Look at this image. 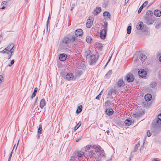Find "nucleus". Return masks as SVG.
I'll return each mask as SVG.
<instances>
[{
	"label": "nucleus",
	"instance_id": "f257e3e1",
	"mask_svg": "<svg viewBox=\"0 0 161 161\" xmlns=\"http://www.w3.org/2000/svg\"><path fill=\"white\" fill-rule=\"evenodd\" d=\"M77 39L74 35H71L69 36L64 37L63 40L62 42L64 44H68L75 41Z\"/></svg>",
	"mask_w": 161,
	"mask_h": 161
},
{
	"label": "nucleus",
	"instance_id": "f03ea898",
	"mask_svg": "<svg viewBox=\"0 0 161 161\" xmlns=\"http://www.w3.org/2000/svg\"><path fill=\"white\" fill-rule=\"evenodd\" d=\"M15 48L14 44L11 43L9 44L3 50L1 51L0 52L3 53H14Z\"/></svg>",
	"mask_w": 161,
	"mask_h": 161
},
{
	"label": "nucleus",
	"instance_id": "7ed1b4c3",
	"mask_svg": "<svg viewBox=\"0 0 161 161\" xmlns=\"http://www.w3.org/2000/svg\"><path fill=\"white\" fill-rule=\"evenodd\" d=\"M145 23L147 25H151L154 23V20L153 17L145 16L144 17Z\"/></svg>",
	"mask_w": 161,
	"mask_h": 161
},
{
	"label": "nucleus",
	"instance_id": "20e7f679",
	"mask_svg": "<svg viewBox=\"0 0 161 161\" xmlns=\"http://www.w3.org/2000/svg\"><path fill=\"white\" fill-rule=\"evenodd\" d=\"M94 18L93 16H90L87 20L86 27L88 28H90L93 24Z\"/></svg>",
	"mask_w": 161,
	"mask_h": 161
},
{
	"label": "nucleus",
	"instance_id": "39448f33",
	"mask_svg": "<svg viewBox=\"0 0 161 161\" xmlns=\"http://www.w3.org/2000/svg\"><path fill=\"white\" fill-rule=\"evenodd\" d=\"M97 58L96 56L94 55H92L90 56L89 58V60L91 65L94 64L97 61Z\"/></svg>",
	"mask_w": 161,
	"mask_h": 161
},
{
	"label": "nucleus",
	"instance_id": "423d86ee",
	"mask_svg": "<svg viewBox=\"0 0 161 161\" xmlns=\"http://www.w3.org/2000/svg\"><path fill=\"white\" fill-rule=\"evenodd\" d=\"M116 91L115 89L111 88L108 91V95L109 96L113 95V96H112V97H114L116 95Z\"/></svg>",
	"mask_w": 161,
	"mask_h": 161
},
{
	"label": "nucleus",
	"instance_id": "0eeeda50",
	"mask_svg": "<svg viewBox=\"0 0 161 161\" xmlns=\"http://www.w3.org/2000/svg\"><path fill=\"white\" fill-rule=\"evenodd\" d=\"M126 79L128 82H132L134 80V77L131 73H129L126 75Z\"/></svg>",
	"mask_w": 161,
	"mask_h": 161
},
{
	"label": "nucleus",
	"instance_id": "6e6552de",
	"mask_svg": "<svg viewBox=\"0 0 161 161\" xmlns=\"http://www.w3.org/2000/svg\"><path fill=\"white\" fill-rule=\"evenodd\" d=\"M83 32L81 29H78L76 30L75 31V34L76 37L82 36L83 35Z\"/></svg>",
	"mask_w": 161,
	"mask_h": 161
},
{
	"label": "nucleus",
	"instance_id": "1a4fd4ad",
	"mask_svg": "<svg viewBox=\"0 0 161 161\" xmlns=\"http://www.w3.org/2000/svg\"><path fill=\"white\" fill-rule=\"evenodd\" d=\"M101 153L99 155V158H97L98 161H101V159H104L105 158V153L103 150L102 149L100 151Z\"/></svg>",
	"mask_w": 161,
	"mask_h": 161
},
{
	"label": "nucleus",
	"instance_id": "9d476101",
	"mask_svg": "<svg viewBox=\"0 0 161 161\" xmlns=\"http://www.w3.org/2000/svg\"><path fill=\"white\" fill-rule=\"evenodd\" d=\"M101 11V8L100 7H97L92 12L94 15H97Z\"/></svg>",
	"mask_w": 161,
	"mask_h": 161
},
{
	"label": "nucleus",
	"instance_id": "9b49d317",
	"mask_svg": "<svg viewBox=\"0 0 161 161\" xmlns=\"http://www.w3.org/2000/svg\"><path fill=\"white\" fill-rule=\"evenodd\" d=\"M107 31L103 29L101 31L100 37L102 39H104L105 38L106 36Z\"/></svg>",
	"mask_w": 161,
	"mask_h": 161
},
{
	"label": "nucleus",
	"instance_id": "f8f14e48",
	"mask_svg": "<svg viewBox=\"0 0 161 161\" xmlns=\"http://www.w3.org/2000/svg\"><path fill=\"white\" fill-rule=\"evenodd\" d=\"M147 74L146 72L144 69H141L138 71L139 76L142 78L146 77Z\"/></svg>",
	"mask_w": 161,
	"mask_h": 161
},
{
	"label": "nucleus",
	"instance_id": "ddd939ff",
	"mask_svg": "<svg viewBox=\"0 0 161 161\" xmlns=\"http://www.w3.org/2000/svg\"><path fill=\"white\" fill-rule=\"evenodd\" d=\"M154 122L157 125H159L161 124V114L158 115V118L155 119Z\"/></svg>",
	"mask_w": 161,
	"mask_h": 161
},
{
	"label": "nucleus",
	"instance_id": "4468645a",
	"mask_svg": "<svg viewBox=\"0 0 161 161\" xmlns=\"http://www.w3.org/2000/svg\"><path fill=\"white\" fill-rule=\"evenodd\" d=\"M143 23L142 22L138 23L136 25V28L138 30H142L143 27Z\"/></svg>",
	"mask_w": 161,
	"mask_h": 161
},
{
	"label": "nucleus",
	"instance_id": "2eb2a0df",
	"mask_svg": "<svg viewBox=\"0 0 161 161\" xmlns=\"http://www.w3.org/2000/svg\"><path fill=\"white\" fill-rule=\"evenodd\" d=\"M73 77L72 73H68L66 75V78L68 80H71L73 79Z\"/></svg>",
	"mask_w": 161,
	"mask_h": 161
},
{
	"label": "nucleus",
	"instance_id": "dca6fc26",
	"mask_svg": "<svg viewBox=\"0 0 161 161\" xmlns=\"http://www.w3.org/2000/svg\"><path fill=\"white\" fill-rule=\"evenodd\" d=\"M103 15L106 19H110L111 15L108 12L105 11L103 13Z\"/></svg>",
	"mask_w": 161,
	"mask_h": 161
},
{
	"label": "nucleus",
	"instance_id": "f3484780",
	"mask_svg": "<svg viewBox=\"0 0 161 161\" xmlns=\"http://www.w3.org/2000/svg\"><path fill=\"white\" fill-rule=\"evenodd\" d=\"M88 155L90 158H94L95 157L96 154L94 152V150L93 151H91L88 152Z\"/></svg>",
	"mask_w": 161,
	"mask_h": 161
},
{
	"label": "nucleus",
	"instance_id": "a211bd4d",
	"mask_svg": "<svg viewBox=\"0 0 161 161\" xmlns=\"http://www.w3.org/2000/svg\"><path fill=\"white\" fill-rule=\"evenodd\" d=\"M92 148H94L95 149V150L94 151L95 152L97 153V152H100V151L102 150L101 149V147L99 146H93Z\"/></svg>",
	"mask_w": 161,
	"mask_h": 161
},
{
	"label": "nucleus",
	"instance_id": "6ab92c4d",
	"mask_svg": "<svg viewBox=\"0 0 161 161\" xmlns=\"http://www.w3.org/2000/svg\"><path fill=\"white\" fill-rule=\"evenodd\" d=\"M66 58V54L62 53L60 54L59 57V60L62 61H64Z\"/></svg>",
	"mask_w": 161,
	"mask_h": 161
},
{
	"label": "nucleus",
	"instance_id": "aec40b11",
	"mask_svg": "<svg viewBox=\"0 0 161 161\" xmlns=\"http://www.w3.org/2000/svg\"><path fill=\"white\" fill-rule=\"evenodd\" d=\"M145 99L147 101H150L152 98V95L151 94H147L145 95L144 97Z\"/></svg>",
	"mask_w": 161,
	"mask_h": 161
},
{
	"label": "nucleus",
	"instance_id": "412c9836",
	"mask_svg": "<svg viewBox=\"0 0 161 161\" xmlns=\"http://www.w3.org/2000/svg\"><path fill=\"white\" fill-rule=\"evenodd\" d=\"M46 104L45 101L44 99H42L40 102V107L42 108H43L45 105Z\"/></svg>",
	"mask_w": 161,
	"mask_h": 161
},
{
	"label": "nucleus",
	"instance_id": "4be33fe9",
	"mask_svg": "<svg viewBox=\"0 0 161 161\" xmlns=\"http://www.w3.org/2000/svg\"><path fill=\"white\" fill-rule=\"evenodd\" d=\"M155 15L157 17H160L161 16V11L158 10H156L154 11Z\"/></svg>",
	"mask_w": 161,
	"mask_h": 161
},
{
	"label": "nucleus",
	"instance_id": "5701e85b",
	"mask_svg": "<svg viewBox=\"0 0 161 161\" xmlns=\"http://www.w3.org/2000/svg\"><path fill=\"white\" fill-rule=\"evenodd\" d=\"M113 110L111 108L107 109L106 111L107 114L108 115L112 114L113 113Z\"/></svg>",
	"mask_w": 161,
	"mask_h": 161
},
{
	"label": "nucleus",
	"instance_id": "b1692460",
	"mask_svg": "<svg viewBox=\"0 0 161 161\" xmlns=\"http://www.w3.org/2000/svg\"><path fill=\"white\" fill-rule=\"evenodd\" d=\"M139 58L141 60L143 61L147 58V56L144 54L142 53L140 55Z\"/></svg>",
	"mask_w": 161,
	"mask_h": 161
},
{
	"label": "nucleus",
	"instance_id": "393cba45",
	"mask_svg": "<svg viewBox=\"0 0 161 161\" xmlns=\"http://www.w3.org/2000/svg\"><path fill=\"white\" fill-rule=\"evenodd\" d=\"M82 106L81 105L79 106L78 107L76 111V112L77 114L80 113L82 110Z\"/></svg>",
	"mask_w": 161,
	"mask_h": 161
},
{
	"label": "nucleus",
	"instance_id": "a878e982",
	"mask_svg": "<svg viewBox=\"0 0 161 161\" xmlns=\"http://www.w3.org/2000/svg\"><path fill=\"white\" fill-rule=\"evenodd\" d=\"M77 154L78 157L80 158L82 157L83 156H85V155L84 154V153L81 151L78 152Z\"/></svg>",
	"mask_w": 161,
	"mask_h": 161
},
{
	"label": "nucleus",
	"instance_id": "bb28decb",
	"mask_svg": "<svg viewBox=\"0 0 161 161\" xmlns=\"http://www.w3.org/2000/svg\"><path fill=\"white\" fill-rule=\"evenodd\" d=\"M147 15L146 16L153 17V13L151 11H148L146 12Z\"/></svg>",
	"mask_w": 161,
	"mask_h": 161
},
{
	"label": "nucleus",
	"instance_id": "cd10ccee",
	"mask_svg": "<svg viewBox=\"0 0 161 161\" xmlns=\"http://www.w3.org/2000/svg\"><path fill=\"white\" fill-rule=\"evenodd\" d=\"M124 84V82L122 80H119L117 82V85L119 87H121Z\"/></svg>",
	"mask_w": 161,
	"mask_h": 161
},
{
	"label": "nucleus",
	"instance_id": "c85d7f7f",
	"mask_svg": "<svg viewBox=\"0 0 161 161\" xmlns=\"http://www.w3.org/2000/svg\"><path fill=\"white\" fill-rule=\"evenodd\" d=\"M125 125L126 126H129L131 125V122L130 120L127 119L125 122Z\"/></svg>",
	"mask_w": 161,
	"mask_h": 161
},
{
	"label": "nucleus",
	"instance_id": "c756f323",
	"mask_svg": "<svg viewBox=\"0 0 161 161\" xmlns=\"http://www.w3.org/2000/svg\"><path fill=\"white\" fill-rule=\"evenodd\" d=\"M141 115V114L137 112L133 114V117H139Z\"/></svg>",
	"mask_w": 161,
	"mask_h": 161
},
{
	"label": "nucleus",
	"instance_id": "7c9ffc66",
	"mask_svg": "<svg viewBox=\"0 0 161 161\" xmlns=\"http://www.w3.org/2000/svg\"><path fill=\"white\" fill-rule=\"evenodd\" d=\"M81 123L80 121H79L77 124V125L75 127L74 130H77L81 125Z\"/></svg>",
	"mask_w": 161,
	"mask_h": 161
},
{
	"label": "nucleus",
	"instance_id": "2f4dec72",
	"mask_svg": "<svg viewBox=\"0 0 161 161\" xmlns=\"http://www.w3.org/2000/svg\"><path fill=\"white\" fill-rule=\"evenodd\" d=\"M112 72L111 70H109L108 73L106 75L105 77L106 78L108 77L112 74Z\"/></svg>",
	"mask_w": 161,
	"mask_h": 161
},
{
	"label": "nucleus",
	"instance_id": "473e14b6",
	"mask_svg": "<svg viewBox=\"0 0 161 161\" xmlns=\"http://www.w3.org/2000/svg\"><path fill=\"white\" fill-rule=\"evenodd\" d=\"M86 42H92V38L89 36H87L86 38Z\"/></svg>",
	"mask_w": 161,
	"mask_h": 161
},
{
	"label": "nucleus",
	"instance_id": "72a5a7b5",
	"mask_svg": "<svg viewBox=\"0 0 161 161\" xmlns=\"http://www.w3.org/2000/svg\"><path fill=\"white\" fill-rule=\"evenodd\" d=\"M131 27L130 26H129L127 28V33L128 34H130L131 33Z\"/></svg>",
	"mask_w": 161,
	"mask_h": 161
},
{
	"label": "nucleus",
	"instance_id": "f704fd0d",
	"mask_svg": "<svg viewBox=\"0 0 161 161\" xmlns=\"http://www.w3.org/2000/svg\"><path fill=\"white\" fill-rule=\"evenodd\" d=\"M140 146V143L139 142H138L137 144H136L135 146V147L134 148V152H136V151L138 148V147H139Z\"/></svg>",
	"mask_w": 161,
	"mask_h": 161
},
{
	"label": "nucleus",
	"instance_id": "c9c22d12",
	"mask_svg": "<svg viewBox=\"0 0 161 161\" xmlns=\"http://www.w3.org/2000/svg\"><path fill=\"white\" fill-rule=\"evenodd\" d=\"M42 126L41 125H39V127L38 130V134H41L42 133Z\"/></svg>",
	"mask_w": 161,
	"mask_h": 161
},
{
	"label": "nucleus",
	"instance_id": "e433bc0d",
	"mask_svg": "<svg viewBox=\"0 0 161 161\" xmlns=\"http://www.w3.org/2000/svg\"><path fill=\"white\" fill-rule=\"evenodd\" d=\"M108 25V23L107 22H104V25L103 29L107 30Z\"/></svg>",
	"mask_w": 161,
	"mask_h": 161
},
{
	"label": "nucleus",
	"instance_id": "4c0bfd02",
	"mask_svg": "<svg viewBox=\"0 0 161 161\" xmlns=\"http://www.w3.org/2000/svg\"><path fill=\"white\" fill-rule=\"evenodd\" d=\"M156 84H157L155 82H153L151 83L150 86L151 87L153 88V87H155V86H156Z\"/></svg>",
	"mask_w": 161,
	"mask_h": 161
},
{
	"label": "nucleus",
	"instance_id": "58836bf2",
	"mask_svg": "<svg viewBox=\"0 0 161 161\" xmlns=\"http://www.w3.org/2000/svg\"><path fill=\"white\" fill-rule=\"evenodd\" d=\"M14 59H12L11 61L10 64H8V66L10 67L14 63Z\"/></svg>",
	"mask_w": 161,
	"mask_h": 161
},
{
	"label": "nucleus",
	"instance_id": "ea45409f",
	"mask_svg": "<svg viewBox=\"0 0 161 161\" xmlns=\"http://www.w3.org/2000/svg\"><path fill=\"white\" fill-rule=\"evenodd\" d=\"M143 8V5H142L139 8L138 11V14L140 13V12H141L142 10V9Z\"/></svg>",
	"mask_w": 161,
	"mask_h": 161
},
{
	"label": "nucleus",
	"instance_id": "a19ab883",
	"mask_svg": "<svg viewBox=\"0 0 161 161\" xmlns=\"http://www.w3.org/2000/svg\"><path fill=\"white\" fill-rule=\"evenodd\" d=\"M109 104H110V102L109 101H107L105 103V106L107 107Z\"/></svg>",
	"mask_w": 161,
	"mask_h": 161
},
{
	"label": "nucleus",
	"instance_id": "79ce46f5",
	"mask_svg": "<svg viewBox=\"0 0 161 161\" xmlns=\"http://www.w3.org/2000/svg\"><path fill=\"white\" fill-rule=\"evenodd\" d=\"M92 146L91 145H88V146H87L86 147H85V149H87V150H89V149H90L91 148V147L92 148Z\"/></svg>",
	"mask_w": 161,
	"mask_h": 161
},
{
	"label": "nucleus",
	"instance_id": "37998d69",
	"mask_svg": "<svg viewBox=\"0 0 161 161\" xmlns=\"http://www.w3.org/2000/svg\"><path fill=\"white\" fill-rule=\"evenodd\" d=\"M4 80V78L3 76L0 75V83L3 82Z\"/></svg>",
	"mask_w": 161,
	"mask_h": 161
},
{
	"label": "nucleus",
	"instance_id": "c03bdc74",
	"mask_svg": "<svg viewBox=\"0 0 161 161\" xmlns=\"http://www.w3.org/2000/svg\"><path fill=\"white\" fill-rule=\"evenodd\" d=\"M50 15L49 14V16L48 18V19H47V24H46V26H47V29L48 28V23H49V18H50Z\"/></svg>",
	"mask_w": 161,
	"mask_h": 161
},
{
	"label": "nucleus",
	"instance_id": "a18cd8bd",
	"mask_svg": "<svg viewBox=\"0 0 161 161\" xmlns=\"http://www.w3.org/2000/svg\"><path fill=\"white\" fill-rule=\"evenodd\" d=\"M13 53H8L9 55L8 56V58L9 59L13 55Z\"/></svg>",
	"mask_w": 161,
	"mask_h": 161
},
{
	"label": "nucleus",
	"instance_id": "49530a36",
	"mask_svg": "<svg viewBox=\"0 0 161 161\" xmlns=\"http://www.w3.org/2000/svg\"><path fill=\"white\" fill-rule=\"evenodd\" d=\"M102 92H101L97 96V97H96V99H98V100L100 99V96H101V93Z\"/></svg>",
	"mask_w": 161,
	"mask_h": 161
},
{
	"label": "nucleus",
	"instance_id": "de8ad7c7",
	"mask_svg": "<svg viewBox=\"0 0 161 161\" xmlns=\"http://www.w3.org/2000/svg\"><path fill=\"white\" fill-rule=\"evenodd\" d=\"M147 135L148 137H150L151 136V133L149 130H148L147 132Z\"/></svg>",
	"mask_w": 161,
	"mask_h": 161
},
{
	"label": "nucleus",
	"instance_id": "09e8293b",
	"mask_svg": "<svg viewBox=\"0 0 161 161\" xmlns=\"http://www.w3.org/2000/svg\"><path fill=\"white\" fill-rule=\"evenodd\" d=\"M148 3V2L147 1H145L143 4L142 5H143V7H145Z\"/></svg>",
	"mask_w": 161,
	"mask_h": 161
},
{
	"label": "nucleus",
	"instance_id": "8fccbe9b",
	"mask_svg": "<svg viewBox=\"0 0 161 161\" xmlns=\"http://www.w3.org/2000/svg\"><path fill=\"white\" fill-rule=\"evenodd\" d=\"M75 5L74 3H73L72 5V6H71V7L70 8V10L71 11H72L74 7H75Z\"/></svg>",
	"mask_w": 161,
	"mask_h": 161
},
{
	"label": "nucleus",
	"instance_id": "3c124183",
	"mask_svg": "<svg viewBox=\"0 0 161 161\" xmlns=\"http://www.w3.org/2000/svg\"><path fill=\"white\" fill-rule=\"evenodd\" d=\"M12 153H13V151H12L11 152V153L10 154V155L9 156V158H8V161H9L10 159H11V158L12 156Z\"/></svg>",
	"mask_w": 161,
	"mask_h": 161
},
{
	"label": "nucleus",
	"instance_id": "603ef678",
	"mask_svg": "<svg viewBox=\"0 0 161 161\" xmlns=\"http://www.w3.org/2000/svg\"><path fill=\"white\" fill-rule=\"evenodd\" d=\"M37 90H38V88L37 87H35L34 89V92H33V93H35L36 94V92H37Z\"/></svg>",
	"mask_w": 161,
	"mask_h": 161
},
{
	"label": "nucleus",
	"instance_id": "864d4df0",
	"mask_svg": "<svg viewBox=\"0 0 161 161\" xmlns=\"http://www.w3.org/2000/svg\"><path fill=\"white\" fill-rule=\"evenodd\" d=\"M36 94L35 93L33 92L31 97V98L33 99V98L35 96Z\"/></svg>",
	"mask_w": 161,
	"mask_h": 161
},
{
	"label": "nucleus",
	"instance_id": "5fc2aeb1",
	"mask_svg": "<svg viewBox=\"0 0 161 161\" xmlns=\"http://www.w3.org/2000/svg\"><path fill=\"white\" fill-rule=\"evenodd\" d=\"M7 2L5 1L3 2L2 3V4L3 5H6Z\"/></svg>",
	"mask_w": 161,
	"mask_h": 161
},
{
	"label": "nucleus",
	"instance_id": "6e6d98bb",
	"mask_svg": "<svg viewBox=\"0 0 161 161\" xmlns=\"http://www.w3.org/2000/svg\"><path fill=\"white\" fill-rule=\"evenodd\" d=\"M111 57H112V56L110 57L108 60V62H107V63H106V65H105V67L106 66H107V65L108 64V63L109 62V61H110L111 58Z\"/></svg>",
	"mask_w": 161,
	"mask_h": 161
},
{
	"label": "nucleus",
	"instance_id": "4d7b16f0",
	"mask_svg": "<svg viewBox=\"0 0 161 161\" xmlns=\"http://www.w3.org/2000/svg\"><path fill=\"white\" fill-rule=\"evenodd\" d=\"M38 97H36V101H35V103H34V106H33V108H34V106H35V104H36V101H37V99H38Z\"/></svg>",
	"mask_w": 161,
	"mask_h": 161
},
{
	"label": "nucleus",
	"instance_id": "13d9d810",
	"mask_svg": "<svg viewBox=\"0 0 161 161\" xmlns=\"http://www.w3.org/2000/svg\"><path fill=\"white\" fill-rule=\"evenodd\" d=\"M40 137V134H38L37 136V138L38 139H39Z\"/></svg>",
	"mask_w": 161,
	"mask_h": 161
},
{
	"label": "nucleus",
	"instance_id": "bf43d9fd",
	"mask_svg": "<svg viewBox=\"0 0 161 161\" xmlns=\"http://www.w3.org/2000/svg\"><path fill=\"white\" fill-rule=\"evenodd\" d=\"M160 161L158 160V158H154V161Z\"/></svg>",
	"mask_w": 161,
	"mask_h": 161
},
{
	"label": "nucleus",
	"instance_id": "052dcab7",
	"mask_svg": "<svg viewBox=\"0 0 161 161\" xmlns=\"http://www.w3.org/2000/svg\"><path fill=\"white\" fill-rule=\"evenodd\" d=\"M129 0H125V4L127 3Z\"/></svg>",
	"mask_w": 161,
	"mask_h": 161
},
{
	"label": "nucleus",
	"instance_id": "680f3d73",
	"mask_svg": "<svg viewBox=\"0 0 161 161\" xmlns=\"http://www.w3.org/2000/svg\"><path fill=\"white\" fill-rule=\"evenodd\" d=\"M19 141H18V143H17V146H16V148H15V151H16V149H17V147L18 145V144H19Z\"/></svg>",
	"mask_w": 161,
	"mask_h": 161
},
{
	"label": "nucleus",
	"instance_id": "e2e57ef3",
	"mask_svg": "<svg viewBox=\"0 0 161 161\" xmlns=\"http://www.w3.org/2000/svg\"><path fill=\"white\" fill-rule=\"evenodd\" d=\"M159 61L161 62V56L159 58Z\"/></svg>",
	"mask_w": 161,
	"mask_h": 161
},
{
	"label": "nucleus",
	"instance_id": "0e129e2a",
	"mask_svg": "<svg viewBox=\"0 0 161 161\" xmlns=\"http://www.w3.org/2000/svg\"><path fill=\"white\" fill-rule=\"evenodd\" d=\"M5 8V7L4 6H3L2 8H1V9H4Z\"/></svg>",
	"mask_w": 161,
	"mask_h": 161
},
{
	"label": "nucleus",
	"instance_id": "69168bd1",
	"mask_svg": "<svg viewBox=\"0 0 161 161\" xmlns=\"http://www.w3.org/2000/svg\"><path fill=\"white\" fill-rule=\"evenodd\" d=\"M109 130H107L106 132L108 134L109 133Z\"/></svg>",
	"mask_w": 161,
	"mask_h": 161
},
{
	"label": "nucleus",
	"instance_id": "338daca9",
	"mask_svg": "<svg viewBox=\"0 0 161 161\" xmlns=\"http://www.w3.org/2000/svg\"><path fill=\"white\" fill-rule=\"evenodd\" d=\"M15 145L14 146V147H13V150H12V151H13L14 150V148H15Z\"/></svg>",
	"mask_w": 161,
	"mask_h": 161
},
{
	"label": "nucleus",
	"instance_id": "774afa93",
	"mask_svg": "<svg viewBox=\"0 0 161 161\" xmlns=\"http://www.w3.org/2000/svg\"><path fill=\"white\" fill-rule=\"evenodd\" d=\"M145 141H144V142H143V145H144V144H145Z\"/></svg>",
	"mask_w": 161,
	"mask_h": 161
}]
</instances>
